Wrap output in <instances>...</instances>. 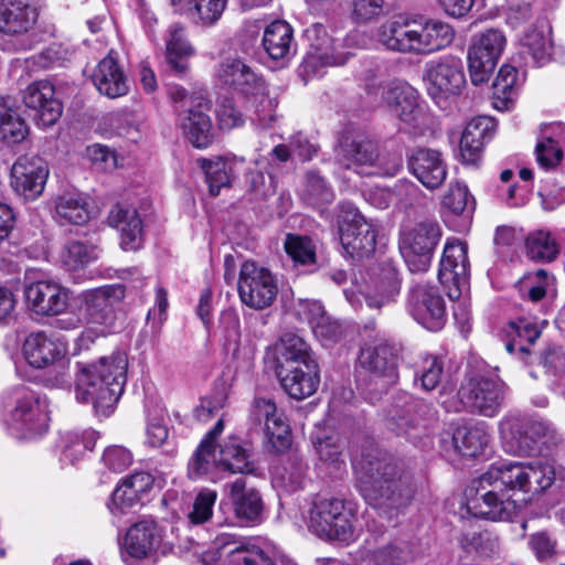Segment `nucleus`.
<instances>
[{
	"instance_id": "33",
	"label": "nucleus",
	"mask_w": 565,
	"mask_h": 565,
	"mask_svg": "<svg viewBox=\"0 0 565 565\" xmlns=\"http://www.w3.org/2000/svg\"><path fill=\"white\" fill-rule=\"evenodd\" d=\"M276 371L318 364L310 345L298 334L288 332L275 344Z\"/></svg>"
},
{
	"instance_id": "45",
	"label": "nucleus",
	"mask_w": 565,
	"mask_h": 565,
	"mask_svg": "<svg viewBox=\"0 0 565 565\" xmlns=\"http://www.w3.org/2000/svg\"><path fill=\"white\" fill-rule=\"evenodd\" d=\"M28 128L23 118L9 97H0V136L8 143H19L25 139Z\"/></svg>"
},
{
	"instance_id": "22",
	"label": "nucleus",
	"mask_w": 565,
	"mask_h": 565,
	"mask_svg": "<svg viewBox=\"0 0 565 565\" xmlns=\"http://www.w3.org/2000/svg\"><path fill=\"white\" fill-rule=\"evenodd\" d=\"M23 103L39 126L54 125L63 113L61 102L55 97L54 86L49 81L30 84L23 93Z\"/></svg>"
},
{
	"instance_id": "61",
	"label": "nucleus",
	"mask_w": 565,
	"mask_h": 565,
	"mask_svg": "<svg viewBox=\"0 0 565 565\" xmlns=\"http://www.w3.org/2000/svg\"><path fill=\"white\" fill-rule=\"evenodd\" d=\"M98 434L94 430L84 431L82 435L71 434L64 448V457L72 463L82 458L87 450H92L96 444Z\"/></svg>"
},
{
	"instance_id": "12",
	"label": "nucleus",
	"mask_w": 565,
	"mask_h": 565,
	"mask_svg": "<svg viewBox=\"0 0 565 565\" xmlns=\"http://www.w3.org/2000/svg\"><path fill=\"white\" fill-rule=\"evenodd\" d=\"M424 79L429 96L437 103L458 96L467 84L463 62L452 54L433 60L425 66Z\"/></svg>"
},
{
	"instance_id": "58",
	"label": "nucleus",
	"mask_w": 565,
	"mask_h": 565,
	"mask_svg": "<svg viewBox=\"0 0 565 565\" xmlns=\"http://www.w3.org/2000/svg\"><path fill=\"white\" fill-rule=\"evenodd\" d=\"M140 500L141 497L124 479L113 492L109 510L115 516H120L139 505Z\"/></svg>"
},
{
	"instance_id": "23",
	"label": "nucleus",
	"mask_w": 565,
	"mask_h": 565,
	"mask_svg": "<svg viewBox=\"0 0 565 565\" xmlns=\"http://www.w3.org/2000/svg\"><path fill=\"white\" fill-rule=\"evenodd\" d=\"M409 172L428 190L439 189L448 173L443 153L437 149L416 148L407 157Z\"/></svg>"
},
{
	"instance_id": "35",
	"label": "nucleus",
	"mask_w": 565,
	"mask_h": 565,
	"mask_svg": "<svg viewBox=\"0 0 565 565\" xmlns=\"http://www.w3.org/2000/svg\"><path fill=\"white\" fill-rule=\"evenodd\" d=\"M38 21V11L25 0H1L0 32L6 34L28 33Z\"/></svg>"
},
{
	"instance_id": "6",
	"label": "nucleus",
	"mask_w": 565,
	"mask_h": 565,
	"mask_svg": "<svg viewBox=\"0 0 565 565\" xmlns=\"http://www.w3.org/2000/svg\"><path fill=\"white\" fill-rule=\"evenodd\" d=\"M220 85L259 100L256 107V120L267 126L274 119V103L267 96L268 86L264 77L239 57H226L218 63L214 72Z\"/></svg>"
},
{
	"instance_id": "31",
	"label": "nucleus",
	"mask_w": 565,
	"mask_h": 565,
	"mask_svg": "<svg viewBox=\"0 0 565 565\" xmlns=\"http://www.w3.org/2000/svg\"><path fill=\"white\" fill-rule=\"evenodd\" d=\"M359 362L375 376L393 381L396 376L397 350L386 341L365 344L360 351Z\"/></svg>"
},
{
	"instance_id": "46",
	"label": "nucleus",
	"mask_w": 565,
	"mask_h": 565,
	"mask_svg": "<svg viewBox=\"0 0 565 565\" xmlns=\"http://www.w3.org/2000/svg\"><path fill=\"white\" fill-rule=\"evenodd\" d=\"M342 502L340 499H321L313 502L309 510V530L320 537L330 535V524L342 510Z\"/></svg>"
},
{
	"instance_id": "9",
	"label": "nucleus",
	"mask_w": 565,
	"mask_h": 565,
	"mask_svg": "<svg viewBox=\"0 0 565 565\" xmlns=\"http://www.w3.org/2000/svg\"><path fill=\"white\" fill-rule=\"evenodd\" d=\"M337 158L348 169L379 166L388 175H395L402 169L399 154H393L388 164L382 166L376 142L361 130L349 129L341 135Z\"/></svg>"
},
{
	"instance_id": "1",
	"label": "nucleus",
	"mask_w": 565,
	"mask_h": 565,
	"mask_svg": "<svg viewBox=\"0 0 565 565\" xmlns=\"http://www.w3.org/2000/svg\"><path fill=\"white\" fill-rule=\"evenodd\" d=\"M554 478L553 466L542 460L495 462L473 480L467 511L476 518L508 521L518 511V504L508 494L509 491L541 493L552 486Z\"/></svg>"
},
{
	"instance_id": "3",
	"label": "nucleus",
	"mask_w": 565,
	"mask_h": 565,
	"mask_svg": "<svg viewBox=\"0 0 565 565\" xmlns=\"http://www.w3.org/2000/svg\"><path fill=\"white\" fill-rule=\"evenodd\" d=\"M127 369L128 356L122 351L100 356L95 363H78L76 399L92 403L97 414H109L124 393Z\"/></svg>"
},
{
	"instance_id": "47",
	"label": "nucleus",
	"mask_w": 565,
	"mask_h": 565,
	"mask_svg": "<svg viewBox=\"0 0 565 565\" xmlns=\"http://www.w3.org/2000/svg\"><path fill=\"white\" fill-rule=\"evenodd\" d=\"M98 248L94 244L68 241L61 250V262L68 270H78L98 258Z\"/></svg>"
},
{
	"instance_id": "43",
	"label": "nucleus",
	"mask_w": 565,
	"mask_h": 565,
	"mask_svg": "<svg viewBox=\"0 0 565 565\" xmlns=\"http://www.w3.org/2000/svg\"><path fill=\"white\" fill-rule=\"evenodd\" d=\"M489 435L483 423L475 426H459L452 434L456 450L463 457H476L487 446Z\"/></svg>"
},
{
	"instance_id": "64",
	"label": "nucleus",
	"mask_w": 565,
	"mask_h": 565,
	"mask_svg": "<svg viewBox=\"0 0 565 565\" xmlns=\"http://www.w3.org/2000/svg\"><path fill=\"white\" fill-rule=\"evenodd\" d=\"M386 12V0H353L352 19L367 23L380 19Z\"/></svg>"
},
{
	"instance_id": "57",
	"label": "nucleus",
	"mask_w": 565,
	"mask_h": 565,
	"mask_svg": "<svg viewBox=\"0 0 565 565\" xmlns=\"http://www.w3.org/2000/svg\"><path fill=\"white\" fill-rule=\"evenodd\" d=\"M284 247L287 255L297 264L307 265L316 260L315 246L308 237L288 234Z\"/></svg>"
},
{
	"instance_id": "59",
	"label": "nucleus",
	"mask_w": 565,
	"mask_h": 565,
	"mask_svg": "<svg viewBox=\"0 0 565 565\" xmlns=\"http://www.w3.org/2000/svg\"><path fill=\"white\" fill-rule=\"evenodd\" d=\"M541 363L553 382L565 388V352L559 347H547L542 355Z\"/></svg>"
},
{
	"instance_id": "29",
	"label": "nucleus",
	"mask_w": 565,
	"mask_h": 565,
	"mask_svg": "<svg viewBox=\"0 0 565 565\" xmlns=\"http://www.w3.org/2000/svg\"><path fill=\"white\" fill-rule=\"evenodd\" d=\"M262 45L268 57L286 65L296 54L294 30L286 21H274L264 30Z\"/></svg>"
},
{
	"instance_id": "56",
	"label": "nucleus",
	"mask_w": 565,
	"mask_h": 565,
	"mask_svg": "<svg viewBox=\"0 0 565 565\" xmlns=\"http://www.w3.org/2000/svg\"><path fill=\"white\" fill-rule=\"evenodd\" d=\"M522 46L531 55L534 63L542 65L551 57L552 41L550 35L540 30H531L522 39Z\"/></svg>"
},
{
	"instance_id": "17",
	"label": "nucleus",
	"mask_w": 565,
	"mask_h": 565,
	"mask_svg": "<svg viewBox=\"0 0 565 565\" xmlns=\"http://www.w3.org/2000/svg\"><path fill=\"white\" fill-rule=\"evenodd\" d=\"M407 310L430 331L440 330L446 321V305L438 289L428 282L412 284L407 295Z\"/></svg>"
},
{
	"instance_id": "44",
	"label": "nucleus",
	"mask_w": 565,
	"mask_h": 565,
	"mask_svg": "<svg viewBox=\"0 0 565 565\" xmlns=\"http://www.w3.org/2000/svg\"><path fill=\"white\" fill-rule=\"evenodd\" d=\"M543 326L527 318H520L509 324V337L512 338L507 343V351L510 353L519 352L522 355H530L532 345L540 338Z\"/></svg>"
},
{
	"instance_id": "63",
	"label": "nucleus",
	"mask_w": 565,
	"mask_h": 565,
	"mask_svg": "<svg viewBox=\"0 0 565 565\" xmlns=\"http://www.w3.org/2000/svg\"><path fill=\"white\" fill-rule=\"evenodd\" d=\"M134 461L132 452L124 446H108L102 455V463L115 473L122 472L131 466Z\"/></svg>"
},
{
	"instance_id": "27",
	"label": "nucleus",
	"mask_w": 565,
	"mask_h": 565,
	"mask_svg": "<svg viewBox=\"0 0 565 565\" xmlns=\"http://www.w3.org/2000/svg\"><path fill=\"white\" fill-rule=\"evenodd\" d=\"M495 126L494 119L488 116H479L467 124L459 146L462 163L478 166L483 147L492 139Z\"/></svg>"
},
{
	"instance_id": "8",
	"label": "nucleus",
	"mask_w": 565,
	"mask_h": 565,
	"mask_svg": "<svg viewBox=\"0 0 565 565\" xmlns=\"http://www.w3.org/2000/svg\"><path fill=\"white\" fill-rule=\"evenodd\" d=\"M23 355L35 369L53 367L54 375L47 382L55 387L71 385L70 359L66 343L44 331L30 333L23 342Z\"/></svg>"
},
{
	"instance_id": "52",
	"label": "nucleus",
	"mask_w": 565,
	"mask_h": 565,
	"mask_svg": "<svg viewBox=\"0 0 565 565\" xmlns=\"http://www.w3.org/2000/svg\"><path fill=\"white\" fill-rule=\"evenodd\" d=\"M527 255L540 262H552L558 254V245L550 232L536 231L526 238Z\"/></svg>"
},
{
	"instance_id": "38",
	"label": "nucleus",
	"mask_w": 565,
	"mask_h": 565,
	"mask_svg": "<svg viewBox=\"0 0 565 565\" xmlns=\"http://www.w3.org/2000/svg\"><path fill=\"white\" fill-rule=\"evenodd\" d=\"M193 54L194 49L186 40L185 29L178 23L171 24L166 36V58L171 70L178 74L185 73L186 60Z\"/></svg>"
},
{
	"instance_id": "55",
	"label": "nucleus",
	"mask_w": 565,
	"mask_h": 565,
	"mask_svg": "<svg viewBox=\"0 0 565 565\" xmlns=\"http://www.w3.org/2000/svg\"><path fill=\"white\" fill-rule=\"evenodd\" d=\"M302 196L306 202L315 206L329 204L334 198L331 188L323 178L315 171H310L306 175Z\"/></svg>"
},
{
	"instance_id": "25",
	"label": "nucleus",
	"mask_w": 565,
	"mask_h": 565,
	"mask_svg": "<svg viewBox=\"0 0 565 565\" xmlns=\"http://www.w3.org/2000/svg\"><path fill=\"white\" fill-rule=\"evenodd\" d=\"M430 415L433 409L428 404L409 398L403 406L393 407L387 418V427L396 435L415 440L425 428L426 418Z\"/></svg>"
},
{
	"instance_id": "53",
	"label": "nucleus",
	"mask_w": 565,
	"mask_h": 565,
	"mask_svg": "<svg viewBox=\"0 0 565 565\" xmlns=\"http://www.w3.org/2000/svg\"><path fill=\"white\" fill-rule=\"evenodd\" d=\"M201 168L205 172L206 182L211 195L216 196L220 190L231 183V167L223 159L210 161L206 159H199Z\"/></svg>"
},
{
	"instance_id": "34",
	"label": "nucleus",
	"mask_w": 565,
	"mask_h": 565,
	"mask_svg": "<svg viewBox=\"0 0 565 565\" xmlns=\"http://www.w3.org/2000/svg\"><path fill=\"white\" fill-rule=\"evenodd\" d=\"M282 390L294 399L301 401L313 395L320 383L318 364L276 371Z\"/></svg>"
},
{
	"instance_id": "60",
	"label": "nucleus",
	"mask_w": 565,
	"mask_h": 565,
	"mask_svg": "<svg viewBox=\"0 0 565 565\" xmlns=\"http://www.w3.org/2000/svg\"><path fill=\"white\" fill-rule=\"evenodd\" d=\"M535 156L539 166L544 170H550L561 162L563 150L552 136H544L536 143Z\"/></svg>"
},
{
	"instance_id": "2",
	"label": "nucleus",
	"mask_w": 565,
	"mask_h": 565,
	"mask_svg": "<svg viewBox=\"0 0 565 565\" xmlns=\"http://www.w3.org/2000/svg\"><path fill=\"white\" fill-rule=\"evenodd\" d=\"M373 452L354 458L353 468L363 495L393 521L404 512L415 493L413 476L393 458L382 456L377 450Z\"/></svg>"
},
{
	"instance_id": "21",
	"label": "nucleus",
	"mask_w": 565,
	"mask_h": 565,
	"mask_svg": "<svg viewBox=\"0 0 565 565\" xmlns=\"http://www.w3.org/2000/svg\"><path fill=\"white\" fill-rule=\"evenodd\" d=\"M124 297L120 286L108 285L84 294L85 320L88 324L100 327L102 332H110L116 320L115 307Z\"/></svg>"
},
{
	"instance_id": "4",
	"label": "nucleus",
	"mask_w": 565,
	"mask_h": 565,
	"mask_svg": "<svg viewBox=\"0 0 565 565\" xmlns=\"http://www.w3.org/2000/svg\"><path fill=\"white\" fill-rule=\"evenodd\" d=\"M454 38V29L439 20L418 23L397 18L385 22L379 30V40L388 50L416 55L440 51L447 47Z\"/></svg>"
},
{
	"instance_id": "14",
	"label": "nucleus",
	"mask_w": 565,
	"mask_h": 565,
	"mask_svg": "<svg viewBox=\"0 0 565 565\" xmlns=\"http://www.w3.org/2000/svg\"><path fill=\"white\" fill-rule=\"evenodd\" d=\"M303 36L309 43V50L303 61L307 73L317 74L320 66L343 65L352 55L344 49L342 40L331 35L322 23H312Z\"/></svg>"
},
{
	"instance_id": "51",
	"label": "nucleus",
	"mask_w": 565,
	"mask_h": 565,
	"mask_svg": "<svg viewBox=\"0 0 565 565\" xmlns=\"http://www.w3.org/2000/svg\"><path fill=\"white\" fill-rule=\"evenodd\" d=\"M402 562V551L387 544L377 548L361 547L355 554L356 565H398Z\"/></svg>"
},
{
	"instance_id": "50",
	"label": "nucleus",
	"mask_w": 565,
	"mask_h": 565,
	"mask_svg": "<svg viewBox=\"0 0 565 565\" xmlns=\"http://www.w3.org/2000/svg\"><path fill=\"white\" fill-rule=\"evenodd\" d=\"M518 71L511 65H502L493 83V96L498 108H509L516 94Z\"/></svg>"
},
{
	"instance_id": "16",
	"label": "nucleus",
	"mask_w": 565,
	"mask_h": 565,
	"mask_svg": "<svg viewBox=\"0 0 565 565\" xmlns=\"http://www.w3.org/2000/svg\"><path fill=\"white\" fill-rule=\"evenodd\" d=\"M438 279L450 299H458L469 288L468 246L458 238L447 239L439 264Z\"/></svg>"
},
{
	"instance_id": "24",
	"label": "nucleus",
	"mask_w": 565,
	"mask_h": 565,
	"mask_svg": "<svg viewBox=\"0 0 565 565\" xmlns=\"http://www.w3.org/2000/svg\"><path fill=\"white\" fill-rule=\"evenodd\" d=\"M210 103L205 98H191L190 105L179 114L178 125L195 148H206L213 141L212 120L207 115Z\"/></svg>"
},
{
	"instance_id": "32",
	"label": "nucleus",
	"mask_w": 565,
	"mask_h": 565,
	"mask_svg": "<svg viewBox=\"0 0 565 565\" xmlns=\"http://www.w3.org/2000/svg\"><path fill=\"white\" fill-rule=\"evenodd\" d=\"M92 81L97 90L108 98H118L129 90L128 77L117 60L108 54L96 65Z\"/></svg>"
},
{
	"instance_id": "26",
	"label": "nucleus",
	"mask_w": 565,
	"mask_h": 565,
	"mask_svg": "<svg viewBox=\"0 0 565 565\" xmlns=\"http://www.w3.org/2000/svg\"><path fill=\"white\" fill-rule=\"evenodd\" d=\"M224 491L239 522L254 525L262 521L264 510L262 497L256 489L247 488L244 478L227 482L224 484Z\"/></svg>"
},
{
	"instance_id": "11",
	"label": "nucleus",
	"mask_w": 565,
	"mask_h": 565,
	"mask_svg": "<svg viewBox=\"0 0 565 565\" xmlns=\"http://www.w3.org/2000/svg\"><path fill=\"white\" fill-rule=\"evenodd\" d=\"M443 231L437 221L425 220L401 234L399 252L412 273L426 271Z\"/></svg>"
},
{
	"instance_id": "19",
	"label": "nucleus",
	"mask_w": 565,
	"mask_h": 565,
	"mask_svg": "<svg viewBox=\"0 0 565 565\" xmlns=\"http://www.w3.org/2000/svg\"><path fill=\"white\" fill-rule=\"evenodd\" d=\"M28 308L38 316L55 317L66 312L70 290L53 280H39L24 288Z\"/></svg>"
},
{
	"instance_id": "5",
	"label": "nucleus",
	"mask_w": 565,
	"mask_h": 565,
	"mask_svg": "<svg viewBox=\"0 0 565 565\" xmlns=\"http://www.w3.org/2000/svg\"><path fill=\"white\" fill-rule=\"evenodd\" d=\"M363 79L366 94L373 102L387 106L392 115L408 126H420L423 109L414 87L401 81L386 82L380 68L366 71Z\"/></svg>"
},
{
	"instance_id": "48",
	"label": "nucleus",
	"mask_w": 565,
	"mask_h": 565,
	"mask_svg": "<svg viewBox=\"0 0 565 565\" xmlns=\"http://www.w3.org/2000/svg\"><path fill=\"white\" fill-rule=\"evenodd\" d=\"M401 290V281L394 270H388L385 278L377 282L372 290L365 292L364 299L370 308L380 309L394 302Z\"/></svg>"
},
{
	"instance_id": "36",
	"label": "nucleus",
	"mask_w": 565,
	"mask_h": 565,
	"mask_svg": "<svg viewBox=\"0 0 565 565\" xmlns=\"http://www.w3.org/2000/svg\"><path fill=\"white\" fill-rule=\"evenodd\" d=\"M249 417L256 425L263 424V429L271 443L279 440L281 445H285L290 428L284 415L278 414L276 404L271 399L255 398Z\"/></svg>"
},
{
	"instance_id": "49",
	"label": "nucleus",
	"mask_w": 565,
	"mask_h": 565,
	"mask_svg": "<svg viewBox=\"0 0 565 565\" xmlns=\"http://www.w3.org/2000/svg\"><path fill=\"white\" fill-rule=\"evenodd\" d=\"M331 525L330 535H324L327 539H334L341 542L349 543L356 537L358 532V513L351 504L342 502V510L335 515Z\"/></svg>"
},
{
	"instance_id": "37",
	"label": "nucleus",
	"mask_w": 565,
	"mask_h": 565,
	"mask_svg": "<svg viewBox=\"0 0 565 565\" xmlns=\"http://www.w3.org/2000/svg\"><path fill=\"white\" fill-rule=\"evenodd\" d=\"M215 544L220 557H226L225 565H278L254 544L235 540L228 541L223 536H218ZM282 565L296 564L287 562Z\"/></svg>"
},
{
	"instance_id": "20",
	"label": "nucleus",
	"mask_w": 565,
	"mask_h": 565,
	"mask_svg": "<svg viewBox=\"0 0 565 565\" xmlns=\"http://www.w3.org/2000/svg\"><path fill=\"white\" fill-rule=\"evenodd\" d=\"M49 178L46 162L38 156H21L11 168V186L25 200H35L44 191Z\"/></svg>"
},
{
	"instance_id": "42",
	"label": "nucleus",
	"mask_w": 565,
	"mask_h": 565,
	"mask_svg": "<svg viewBox=\"0 0 565 565\" xmlns=\"http://www.w3.org/2000/svg\"><path fill=\"white\" fill-rule=\"evenodd\" d=\"M55 217L60 223L85 224L90 217L89 204L81 193H64L55 201Z\"/></svg>"
},
{
	"instance_id": "28",
	"label": "nucleus",
	"mask_w": 565,
	"mask_h": 565,
	"mask_svg": "<svg viewBox=\"0 0 565 565\" xmlns=\"http://www.w3.org/2000/svg\"><path fill=\"white\" fill-rule=\"evenodd\" d=\"M161 532L153 521H140L129 527L126 533L121 556L125 562L127 557L142 559L151 556L161 543Z\"/></svg>"
},
{
	"instance_id": "41",
	"label": "nucleus",
	"mask_w": 565,
	"mask_h": 565,
	"mask_svg": "<svg viewBox=\"0 0 565 565\" xmlns=\"http://www.w3.org/2000/svg\"><path fill=\"white\" fill-rule=\"evenodd\" d=\"M217 449L221 471L228 473L253 472L254 465L249 451L237 439L228 438L222 445H217Z\"/></svg>"
},
{
	"instance_id": "7",
	"label": "nucleus",
	"mask_w": 565,
	"mask_h": 565,
	"mask_svg": "<svg viewBox=\"0 0 565 565\" xmlns=\"http://www.w3.org/2000/svg\"><path fill=\"white\" fill-rule=\"evenodd\" d=\"M6 423L10 434L18 439L31 441L41 438L49 430L47 399L32 390L18 388Z\"/></svg>"
},
{
	"instance_id": "13",
	"label": "nucleus",
	"mask_w": 565,
	"mask_h": 565,
	"mask_svg": "<svg viewBox=\"0 0 565 565\" xmlns=\"http://www.w3.org/2000/svg\"><path fill=\"white\" fill-rule=\"evenodd\" d=\"M237 285L241 301L255 310L270 307L278 294L274 274L254 260L242 264Z\"/></svg>"
},
{
	"instance_id": "10",
	"label": "nucleus",
	"mask_w": 565,
	"mask_h": 565,
	"mask_svg": "<svg viewBox=\"0 0 565 565\" xmlns=\"http://www.w3.org/2000/svg\"><path fill=\"white\" fill-rule=\"evenodd\" d=\"M338 224L341 245L351 258H367L375 252L376 230L354 205L340 204Z\"/></svg>"
},
{
	"instance_id": "54",
	"label": "nucleus",
	"mask_w": 565,
	"mask_h": 565,
	"mask_svg": "<svg viewBox=\"0 0 565 565\" xmlns=\"http://www.w3.org/2000/svg\"><path fill=\"white\" fill-rule=\"evenodd\" d=\"M441 205L455 215H461L466 210H473L475 200L468 186L459 181L451 182L443 196Z\"/></svg>"
},
{
	"instance_id": "15",
	"label": "nucleus",
	"mask_w": 565,
	"mask_h": 565,
	"mask_svg": "<svg viewBox=\"0 0 565 565\" xmlns=\"http://www.w3.org/2000/svg\"><path fill=\"white\" fill-rule=\"evenodd\" d=\"M505 45V35L497 29H489L473 38L468 50V66L473 85L490 78Z\"/></svg>"
},
{
	"instance_id": "18",
	"label": "nucleus",
	"mask_w": 565,
	"mask_h": 565,
	"mask_svg": "<svg viewBox=\"0 0 565 565\" xmlns=\"http://www.w3.org/2000/svg\"><path fill=\"white\" fill-rule=\"evenodd\" d=\"M463 407L487 417H493L501 408L504 385L501 381L483 375L471 377L459 392Z\"/></svg>"
},
{
	"instance_id": "39",
	"label": "nucleus",
	"mask_w": 565,
	"mask_h": 565,
	"mask_svg": "<svg viewBox=\"0 0 565 565\" xmlns=\"http://www.w3.org/2000/svg\"><path fill=\"white\" fill-rule=\"evenodd\" d=\"M226 2L227 0H171L179 13L203 25H211L221 18Z\"/></svg>"
},
{
	"instance_id": "40",
	"label": "nucleus",
	"mask_w": 565,
	"mask_h": 565,
	"mask_svg": "<svg viewBox=\"0 0 565 565\" xmlns=\"http://www.w3.org/2000/svg\"><path fill=\"white\" fill-rule=\"evenodd\" d=\"M221 471L218 465L217 445L209 444L201 440L196 450L192 455L188 463V473L191 479L207 478L216 481V475Z\"/></svg>"
},
{
	"instance_id": "62",
	"label": "nucleus",
	"mask_w": 565,
	"mask_h": 565,
	"mask_svg": "<svg viewBox=\"0 0 565 565\" xmlns=\"http://www.w3.org/2000/svg\"><path fill=\"white\" fill-rule=\"evenodd\" d=\"M217 493L211 489H203L193 502V510L189 513V521L192 524H202L211 519Z\"/></svg>"
},
{
	"instance_id": "30",
	"label": "nucleus",
	"mask_w": 565,
	"mask_h": 565,
	"mask_svg": "<svg viewBox=\"0 0 565 565\" xmlns=\"http://www.w3.org/2000/svg\"><path fill=\"white\" fill-rule=\"evenodd\" d=\"M109 224L120 234L124 250H137L142 244V221L134 206L117 204L108 216Z\"/></svg>"
}]
</instances>
